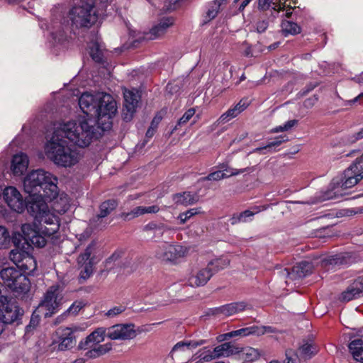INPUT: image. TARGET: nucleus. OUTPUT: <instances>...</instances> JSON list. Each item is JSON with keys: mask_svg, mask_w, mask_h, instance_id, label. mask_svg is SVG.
I'll list each match as a JSON object with an SVG mask.
<instances>
[{"mask_svg": "<svg viewBox=\"0 0 363 363\" xmlns=\"http://www.w3.org/2000/svg\"><path fill=\"white\" fill-rule=\"evenodd\" d=\"M96 138V130L91 121L77 124L68 121L54 130L45 147V154L55 164L63 167L75 165L80 160L79 153L68 146L70 142L80 147H87Z\"/></svg>", "mask_w": 363, "mask_h": 363, "instance_id": "1", "label": "nucleus"}, {"mask_svg": "<svg viewBox=\"0 0 363 363\" xmlns=\"http://www.w3.org/2000/svg\"><path fill=\"white\" fill-rule=\"evenodd\" d=\"M79 106L87 118L79 121L77 124L84 121H91L96 132V124L102 130H107L111 128L112 118L117 112V106L116 101L110 94L104 92L96 94L85 92L79 99Z\"/></svg>", "mask_w": 363, "mask_h": 363, "instance_id": "2", "label": "nucleus"}, {"mask_svg": "<svg viewBox=\"0 0 363 363\" xmlns=\"http://www.w3.org/2000/svg\"><path fill=\"white\" fill-rule=\"evenodd\" d=\"M57 178L50 172L39 169L30 172L23 180L25 191L29 195L42 194L50 201L58 194Z\"/></svg>", "mask_w": 363, "mask_h": 363, "instance_id": "3", "label": "nucleus"}, {"mask_svg": "<svg viewBox=\"0 0 363 363\" xmlns=\"http://www.w3.org/2000/svg\"><path fill=\"white\" fill-rule=\"evenodd\" d=\"M94 5L95 0H78L68 13L73 30L89 29L96 23L98 14Z\"/></svg>", "mask_w": 363, "mask_h": 363, "instance_id": "4", "label": "nucleus"}, {"mask_svg": "<svg viewBox=\"0 0 363 363\" xmlns=\"http://www.w3.org/2000/svg\"><path fill=\"white\" fill-rule=\"evenodd\" d=\"M230 264L228 259L220 257L209 261L206 267L192 271L188 278V284L192 287L205 286L211 278Z\"/></svg>", "mask_w": 363, "mask_h": 363, "instance_id": "5", "label": "nucleus"}, {"mask_svg": "<svg viewBox=\"0 0 363 363\" xmlns=\"http://www.w3.org/2000/svg\"><path fill=\"white\" fill-rule=\"evenodd\" d=\"M134 328L135 325L133 324L116 325L108 329L107 334L105 328H98L86 336L85 340H104L106 337L112 340L118 339L132 340L135 338L138 333H141L140 330H135Z\"/></svg>", "mask_w": 363, "mask_h": 363, "instance_id": "6", "label": "nucleus"}, {"mask_svg": "<svg viewBox=\"0 0 363 363\" xmlns=\"http://www.w3.org/2000/svg\"><path fill=\"white\" fill-rule=\"evenodd\" d=\"M97 242L91 241L77 258V264L80 270L79 280L86 281L94 272V265L99 261L96 256Z\"/></svg>", "mask_w": 363, "mask_h": 363, "instance_id": "7", "label": "nucleus"}, {"mask_svg": "<svg viewBox=\"0 0 363 363\" xmlns=\"http://www.w3.org/2000/svg\"><path fill=\"white\" fill-rule=\"evenodd\" d=\"M63 302L62 291L60 286L52 285L47 290L38 310L39 312L44 313L45 318L50 317L58 311Z\"/></svg>", "mask_w": 363, "mask_h": 363, "instance_id": "8", "label": "nucleus"}, {"mask_svg": "<svg viewBox=\"0 0 363 363\" xmlns=\"http://www.w3.org/2000/svg\"><path fill=\"white\" fill-rule=\"evenodd\" d=\"M23 314V310L19 307L15 299L4 296L0 297V317L3 323H13L19 320Z\"/></svg>", "mask_w": 363, "mask_h": 363, "instance_id": "9", "label": "nucleus"}, {"mask_svg": "<svg viewBox=\"0 0 363 363\" xmlns=\"http://www.w3.org/2000/svg\"><path fill=\"white\" fill-rule=\"evenodd\" d=\"M186 249L179 245H171L164 242L159 245L155 250L157 258L164 262H174L185 255Z\"/></svg>", "mask_w": 363, "mask_h": 363, "instance_id": "10", "label": "nucleus"}, {"mask_svg": "<svg viewBox=\"0 0 363 363\" xmlns=\"http://www.w3.org/2000/svg\"><path fill=\"white\" fill-rule=\"evenodd\" d=\"M275 332V329L270 326H263L261 328L252 326L219 335L216 337V340H228L233 337L242 338L251 334H256L259 336L266 333H274Z\"/></svg>", "mask_w": 363, "mask_h": 363, "instance_id": "11", "label": "nucleus"}, {"mask_svg": "<svg viewBox=\"0 0 363 363\" xmlns=\"http://www.w3.org/2000/svg\"><path fill=\"white\" fill-rule=\"evenodd\" d=\"M101 342H79L77 350L84 352V356L87 358H96L107 353L113 347L111 342L104 344H101Z\"/></svg>", "mask_w": 363, "mask_h": 363, "instance_id": "12", "label": "nucleus"}, {"mask_svg": "<svg viewBox=\"0 0 363 363\" xmlns=\"http://www.w3.org/2000/svg\"><path fill=\"white\" fill-rule=\"evenodd\" d=\"M317 352L318 348L312 342H306L298 348L299 356L296 351L291 349L286 350V363H300L301 359H311Z\"/></svg>", "mask_w": 363, "mask_h": 363, "instance_id": "13", "label": "nucleus"}, {"mask_svg": "<svg viewBox=\"0 0 363 363\" xmlns=\"http://www.w3.org/2000/svg\"><path fill=\"white\" fill-rule=\"evenodd\" d=\"M48 200L45 196L42 194L29 195L27 201H25V207L30 216L37 220L41 215L45 213L48 206L45 201Z\"/></svg>", "mask_w": 363, "mask_h": 363, "instance_id": "14", "label": "nucleus"}, {"mask_svg": "<svg viewBox=\"0 0 363 363\" xmlns=\"http://www.w3.org/2000/svg\"><path fill=\"white\" fill-rule=\"evenodd\" d=\"M23 235L21 240L26 245L27 249H30L31 245L43 247L46 245L45 236L40 234V232L32 228L30 224H23L21 227Z\"/></svg>", "mask_w": 363, "mask_h": 363, "instance_id": "15", "label": "nucleus"}, {"mask_svg": "<svg viewBox=\"0 0 363 363\" xmlns=\"http://www.w3.org/2000/svg\"><path fill=\"white\" fill-rule=\"evenodd\" d=\"M5 202L11 210L21 213L25 209V200L19 191L14 186H7L3 191Z\"/></svg>", "mask_w": 363, "mask_h": 363, "instance_id": "16", "label": "nucleus"}, {"mask_svg": "<svg viewBox=\"0 0 363 363\" xmlns=\"http://www.w3.org/2000/svg\"><path fill=\"white\" fill-rule=\"evenodd\" d=\"M313 269V264L310 262L303 261L298 263L291 268V271L288 268L281 270L279 273L283 278H289L291 280H296L303 278L311 274Z\"/></svg>", "mask_w": 363, "mask_h": 363, "instance_id": "17", "label": "nucleus"}, {"mask_svg": "<svg viewBox=\"0 0 363 363\" xmlns=\"http://www.w3.org/2000/svg\"><path fill=\"white\" fill-rule=\"evenodd\" d=\"M124 104L123 109V119L129 121L132 119L133 113L135 112L140 96L135 90L125 89L123 92Z\"/></svg>", "mask_w": 363, "mask_h": 363, "instance_id": "18", "label": "nucleus"}, {"mask_svg": "<svg viewBox=\"0 0 363 363\" xmlns=\"http://www.w3.org/2000/svg\"><path fill=\"white\" fill-rule=\"evenodd\" d=\"M21 235L20 233H15L12 237V242L15 246V249L12 250L10 252L9 257L11 260L18 267L22 264L25 260V257L28 255V250L26 245L23 244L21 240Z\"/></svg>", "mask_w": 363, "mask_h": 363, "instance_id": "19", "label": "nucleus"}, {"mask_svg": "<svg viewBox=\"0 0 363 363\" xmlns=\"http://www.w3.org/2000/svg\"><path fill=\"white\" fill-rule=\"evenodd\" d=\"M36 221L41 225L42 233L48 237L52 235L58 229L57 218L52 214L48 208Z\"/></svg>", "mask_w": 363, "mask_h": 363, "instance_id": "20", "label": "nucleus"}, {"mask_svg": "<svg viewBox=\"0 0 363 363\" xmlns=\"http://www.w3.org/2000/svg\"><path fill=\"white\" fill-rule=\"evenodd\" d=\"M213 354L205 355L202 359L206 362L213 358L220 357H229L240 353V347L235 345L234 342H225V343L217 346L213 350Z\"/></svg>", "mask_w": 363, "mask_h": 363, "instance_id": "21", "label": "nucleus"}, {"mask_svg": "<svg viewBox=\"0 0 363 363\" xmlns=\"http://www.w3.org/2000/svg\"><path fill=\"white\" fill-rule=\"evenodd\" d=\"M363 296V282L362 279H357L347 286L340 296V300L343 302H348L353 299Z\"/></svg>", "mask_w": 363, "mask_h": 363, "instance_id": "22", "label": "nucleus"}, {"mask_svg": "<svg viewBox=\"0 0 363 363\" xmlns=\"http://www.w3.org/2000/svg\"><path fill=\"white\" fill-rule=\"evenodd\" d=\"M362 179V175L361 174H357L354 172L351 171V169L349 168L344 171L343 176L341 177V179H338L340 183V187L342 191L353 187Z\"/></svg>", "mask_w": 363, "mask_h": 363, "instance_id": "23", "label": "nucleus"}, {"mask_svg": "<svg viewBox=\"0 0 363 363\" xmlns=\"http://www.w3.org/2000/svg\"><path fill=\"white\" fill-rule=\"evenodd\" d=\"M252 167H247L244 169H230V168H225L224 170L229 173V174H227L224 172H223L220 170L213 172L211 174H209L208 176L203 177L201 179V181H218L224 178L229 177L230 176H235L241 173H244L245 172L248 171H252Z\"/></svg>", "mask_w": 363, "mask_h": 363, "instance_id": "24", "label": "nucleus"}, {"mask_svg": "<svg viewBox=\"0 0 363 363\" xmlns=\"http://www.w3.org/2000/svg\"><path fill=\"white\" fill-rule=\"evenodd\" d=\"M18 276L16 279L9 284V288L18 295L26 294L30 290V280L22 272H20Z\"/></svg>", "mask_w": 363, "mask_h": 363, "instance_id": "25", "label": "nucleus"}, {"mask_svg": "<svg viewBox=\"0 0 363 363\" xmlns=\"http://www.w3.org/2000/svg\"><path fill=\"white\" fill-rule=\"evenodd\" d=\"M28 166V159L23 153L16 154L13 157L11 169L16 176L22 175Z\"/></svg>", "mask_w": 363, "mask_h": 363, "instance_id": "26", "label": "nucleus"}, {"mask_svg": "<svg viewBox=\"0 0 363 363\" xmlns=\"http://www.w3.org/2000/svg\"><path fill=\"white\" fill-rule=\"evenodd\" d=\"M247 307L245 302H235L216 308L213 311V314H223L230 316L238 312L244 311Z\"/></svg>", "mask_w": 363, "mask_h": 363, "instance_id": "27", "label": "nucleus"}, {"mask_svg": "<svg viewBox=\"0 0 363 363\" xmlns=\"http://www.w3.org/2000/svg\"><path fill=\"white\" fill-rule=\"evenodd\" d=\"M340 181L338 178H335L332 180L330 184V189L325 192L323 193L321 196H320V201H326L330 199H335L338 198L339 196H343L344 193L341 190L340 187Z\"/></svg>", "mask_w": 363, "mask_h": 363, "instance_id": "28", "label": "nucleus"}, {"mask_svg": "<svg viewBox=\"0 0 363 363\" xmlns=\"http://www.w3.org/2000/svg\"><path fill=\"white\" fill-rule=\"evenodd\" d=\"M175 203L184 206H190L196 203L199 200L198 194H191L190 191H184L176 194L173 196Z\"/></svg>", "mask_w": 363, "mask_h": 363, "instance_id": "29", "label": "nucleus"}, {"mask_svg": "<svg viewBox=\"0 0 363 363\" xmlns=\"http://www.w3.org/2000/svg\"><path fill=\"white\" fill-rule=\"evenodd\" d=\"M174 23V19L171 17L162 18L160 23L154 26L150 31V38L155 39L163 35L168 28Z\"/></svg>", "mask_w": 363, "mask_h": 363, "instance_id": "30", "label": "nucleus"}, {"mask_svg": "<svg viewBox=\"0 0 363 363\" xmlns=\"http://www.w3.org/2000/svg\"><path fill=\"white\" fill-rule=\"evenodd\" d=\"M199 342H179L172 348L170 354L172 358L178 352H184L190 354L193 350L200 345Z\"/></svg>", "mask_w": 363, "mask_h": 363, "instance_id": "31", "label": "nucleus"}, {"mask_svg": "<svg viewBox=\"0 0 363 363\" xmlns=\"http://www.w3.org/2000/svg\"><path fill=\"white\" fill-rule=\"evenodd\" d=\"M253 208L256 210L255 212L246 210L240 213L233 214L230 219V223L234 225L240 223H246L252 220L254 215L260 211L259 206H255Z\"/></svg>", "mask_w": 363, "mask_h": 363, "instance_id": "32", "label": "nucleus"}, {"mask_svg": "<svg viewBox=\"0 0 363 363\" xmlns=\"http://www.w3.org/2000/svg\"><path fill=\"white\" fill-rule=\"evenodd\" d=\"M246 108L247 105H245V104L244 103L242 104V101H240L233 108L228 109L226 112H225L220 116V117L219 118L220 122L224 123L229 121L230 119L236 117Z\"/></svg>", "mask_w": 363, "mask_h": 363, "instance_id": "33", "label": "nucleus"}, {"mask_svg": "<svg viewBox=\"0 0 363 363\" xmlns=\"http://www.w3.org/2000/svg\"><path fill=\"white\" fill-rule=\"evenodd\" d=\"M288 138L286 136H279L274 138V140L267 145L263 147H259L254 149L252 152L254 153H259V154H266L267 152H272V149L279 146L282 143L287 141Z\"/></svg>", "mask_w": 363, "mask_h": 363, "instance_id": "34", "label": "nucleus"}, {"mask_svg": "<svg viewBox=\"0 0 363 363\" xmlns=\"http://www.w3.org/2000/svg\"><path fill=\"white\" fill-rule=\"evenodd\" d=\"M20 272H21L17 270L15 267H6L0 271V277L5 284L9 287V284L16 279Z\"/></svg>", "mask_w": 363, "mask_h": 363, "instance_id": "35", "label": "nucleus"}, {"mask_svg": "<svg viewBox=\"0 0 363 363\" xmlns=\"http://www.w3.org/2000/svg\"><path fill=\"white\" fill-rule=\"evenodd\" d=\"M240 353L242 358L249 362L255 361L259 357L264 355L263 351L253 347L240 348Z\"/></svg>", "mask_w": 363, "mask_h": 363, "instance_id": "36", "label": "nucleus"}, {"mask_svg": "<svg viewBox=\"0 0 363 363\" xmlns=\"http://www.w3.org/2000/svg\"><path fill=\"white\" fill-rule=\"evenodd\" d=\"M348 348L354 359L363 363V342H350Z\"/></svg>", "mask_w": 363, "mask_h": 363, "instance_id": "37", "label": "nucleus"}, {"mask_svg": "<svg viewBox=\"0 0 363 363\" xmlns=\"http://www.w3.org/2000/svg\"><path fill=\"white\" fill-rule=\"evenodd\" d=\"M225 3L226 0H215L211 2L208 5V9L206 16L207 21H210L215 18L219 12L220 6Z\"/></svg>", "mask_w": 363, "mask_h": 363, "instance_id": "38", "label": "nucleus"}, {"mask_svg": "<svg viewBox=\"0 0 363 363\" xmlns=\"http://www.w3.org/2000/svg\"><path fill=\"white\" fill-rule=\"evenodd\" d=\"M117 206L118 203L114 199H109L103 202L99 206L101 217L106 218L116 208Z\"/></svg>", "mask_w": 363, "mask_h": 363, "instance_id": "39", "label": "nucleus"}, {"mask_svg": "<svg viewBox=\"0 0 363 363\" xmlns=\"http://www.w3.org/2000/svg\"><path fill=\"white\" fill-rule=\"evenodd\" d=\"M282 33L284 36L296 35L301 32V28L297 23L285 21L281 23Z\"/></svg>", "mask_w": 363, "mask_h": 363, "instance_id": "40", "label": "nucleus"}, {"mask_svg": "<svg viewBox=\"0 0 363 363\" xmlns=\"http://www.w3.org/2000/svg\"><path fill=\"white\" fill-rule=\"evenodd\" d=\"M85 306L86 303L84 301H75L62 315H60V317L64 318L69 315H76Z\"/></svg>", "mask_w": 363, "mask_h": 363, "instance_id": "41", "label": "nucleus"}, {"mask_svg": "<svg viewBox=\"0 0 363 363\" xmlns=\"http://www.w3.org/2000/svg\"><path fill=\"white\" fill-rule=\"evenodd\" d=\"M90 55L93 60L96 62L101 63L103 62L104 53L99 44L97 42H92L89 46Z\"/></svg>", "mask_w": 363, "mask_h": 363, "instance_id": "42", "label": "nucleus"}, {"mask_svg": "<svg viewBox=\"0 0 363 363\" xmlns=\"http://www.w3.org/2000/svg\"><path fill=\"white\" fill-rule=\"evenodd\" d=\"M79 331L77 330H72L69 328H65L62 330H59L57 334H59L60 340H74L79 337Z\"/></svg>", "mask_w": 363, "mask_h": 363, "instance_id": "43", "label": "nucleus"}, {"mask_svg": "<svg viewBox=\"0 0 363 363\" xmlns=\"http://www.w3.org/2000/svg\"><path fill=\"white\" fill-rule=\"evenodd\" d=\"M18 268H21L24 272H31L36 268V261L34 257L28 253L26 257H25L24 262L19 265Z\"/></svg>", "mask_w": 363, "mask_h": 363, "instance_id": "44", "label": "nucleus"}, {"mask_svg": "<svg viewBox=\"0 0 363 363\" xmlns=\"http://www.w3.org/2000/svg\"><path fill=\"white\" fill-rule=\"evenodd\" d=\"M344 338L349 340H363V327L359 329H350L347 332L344 333Z\"/></svg>", "mask_w": 363, "mask_h": 363, "instance_id": "45", "label": "nucleus"}, {"mask_svg": "<svg viewBox=\"0 0 363 363\" xmlns=\"http://www.w3.org/2000/svg\"><path fill=\"white\" fill-rule=\"evenodd\" d=\"M279 1L280 0H258V9L266 11L269 9L270 4H272L274 5L273 9L279 11L282 9Z\"/></svg>", "mask_w": 363, "mask_h": 363, "instance_id": "46", "label": "nucleus"}, {"mask_svg": "<svg viewBox=\"0 0 363 363\" xmlns=\"http://www.w3.org/2000/svg\"><path fill=\"white\" fill-rule=\"evenodd\" d=\"M11 240L8 230L4 226L0 225V248L7 247Z\"/></svg>", "mask_w": 363, "mask_h": 363, "instance_id": "47", "label": "nucleus"}, {"mask_svg": "<svg viewBox=\"0 0 363 363\" xmlns=\"http://www.w3.org/2000/svg\"><path fill=\"white\" fill-rule=\"evenodd\" d=\"M167 229L168 228L165 226L164 224H157L153 222L149 223L148 224L145 225L143 228L145 231H152L153 233L154 231H160V234H163Z\"/></svg>", "mask_w": 363, "mask_h": 363, "instance_id": "48", "label": "nucleus"}, {"mask_svg": "<svg viewBox=\"0 0 363 363\" xmlns=\"http://www.w3.org/2000/svg\"><path fill=\"white\" fill-rule=\"evenodd\" d=\"M348 168L357 174H361L363 179V154L357 158Z\"/></svg>", "mask_w": 363, "mask_h": 363, "instance_id": "49", "label": "nucleus"}, {"mask_svg": "<svg viewBox=\"0 0 363 363\" xmlns=\"http://www.w3.org/2000/svg\"><path fill=\"white\" fill-rule=\"evenodd\" d=\"M200 208H191L186 212L181 213L179 216L178 219L180 220L181 224L185 223L190 218H191L193 216H195L200 213Z\"/></svg>", "mask_w": 363, "mask_h": 363, "instance_id": "50", "label": "nucleus"}, {"mask_svg": "<svg viewBox=\"0 0 363 363\" xmlns=\"http://www.w3.org/2000/svg\"><path fill=\"white\" fill-rule=\"evenodd\" d=\"M195 114V109L194 108H189L187 110L184 114L182 116V117L178 121L177 124L175 125L173 130H176L178 128V126H182L183 125H185Z\"/></svg>", "mask_w": 363, "mask_h": 363, "instance_id": "51", "label": "nucleus"}, {"mask_svg": "<svg viewBox=\"0 0 363 363\" xmlns=\"http://www.w3.org/2000/svg\"><path fill=\"white\" fill-rule=\"evenodd\" d=\"M104 217H101V214L94 216L90 220V225L94 228H103L106 225V223L104 221Z\"/></svg>", "mask_w": 363, "mask_h": 363, "instance_id": "52", "label": "nucleus"}, {"mask_svg": "<svg viewBox=\"0 0 363 363\" xmlns=\"http://www.w3.org/2000/svg\"><path fill=\"white\" fill-rule=\"evenodd\" d=\"M40 323V316L38 314H35L34 312L30 318V320L29 324L26 328V334H28L33 329H35Z\"/></svg>", "mask_w": 363, "mask_h": 363, "instance_id": "53", "label": "nucleus"}, {"mask_svg": "<svg viewBox=\"0 0 363 363\" xmlns=\"http://www.w3.org/2000/svg\"><path fill=\"white\" fill-rule=\"evenodd\" d=\"M327 262L329 264L331 265H340L345 263V259L340 255H335L330 257Z\"/></svg>", "mask_w": 363, "mask_h": 363, "instance_id": "54", "label": "nucleus"}, {"mask_svg": "<svg viewBox=\"0 0 363 363\" xmlns=\"http://www.w3.org/2000/svg\"><path fill=\"white\" fill-rule=\"evenodd\" d=\"M76 342H53L52 345H55V343H58L57 345V349L60 351H65L67 350H69L73 347V344Z\"/></svg>", "mask_w": 363, "mask_h": 363, "instance_id": "55", "label": "nucleus"}, {"mask_svg": "<svg viewBox=\"0 0 363 363\" xmlns=\"http://www.w3.org/2000/svg\"><path fill=\"white\" fill-rule=\"evenodd\" d=\"M125 310V308L123 306H116L113 308H111L106 313V315L108 317L116 316L121 313H123Z\"/></svg>", "mask_w": 363, "mask_h": 363, "instance_id": "56", "label": "nucleus"}, {"mask_svg": "<svg viewBox=\"0 0 363 363\" xmlns=\"http://www.w3.org/2000/svg\"><path fill=\"white\" fill-rule=\"evenodd\" d=\"M318 100V97L316 95H314L313 97L306 99L303 102V106L306 108H311L315 105Z\"/></svg>", "mask_w": 363, "mask_h": 363, "instance_id": "57", "label": "nucleus"}, {"mask_svg": "<svg viewBox=\"0 0 363 363\" xmlns=\"http://www.w3.org/2000/svg\"><path fill=\"white\" fill-rule=\"evenodd\" d=\"M269 23L267 20H262L259 21L257 23V30L258 33H263L264 32L267 27H268Z\"/></svg>", "mask_w": 363, "mask_h": 363, "instance_id": "58", "label": "nucleus"}, {"mask_svg": "<svg viewBox=\"0 0 363 363\" xmlns=\"http://www.w3.org/2000/svg\"><path fill=\"white\" fill-rule=\"evenodd\" d=\"M143 213H156L160 211V208L157 205L150 206H143Z\"/></svg>", "mask_w": 363, "mask_h": 363, "instance_id": "59", "label": "nucleus"}, {"mask_svg": "<svg viewBox=\"0 0 363 363\" xmlns=\"http://www.w3.org/2000/svg\"><path fill=\"white\" fill-rule=\"evenodd\" d=\"M120 218H123L124 220H130L133 218H135V215L133 213V210L130 212H123L120 214Z\"/></svg>", "mask_w": 363, "mask_h": 363, "instance_id": "60", "label": "nucleus"}, {"mask_svg": "<svg viewBox=\"0 0 363 363\" xmlns=\"http://www.w3.org/2000/svg\"><path fill=\"white\" fill-rule=\"evenodd\" d=\"M317 86V84H309L301 91V96H305Z\"/></svg>", "mask_w": 363, "mask_h": 363, "instance_id": "61", "label": "nucleus"}, {"mask_svg": "<svg viewBox=\"0 0 363 363\" xmlns=\"http://www.w3.org/2000/svg\"><path fill=\"white\" fill-rule=\"evenodd\" d=\"M179 89V86L178 85L174 84L172 83H168V84L167 85V89L171 94L176 93L177 91H178Z\"/></svg>", "mask_w": 363, "mask_h": 363, "instance_id": "62", "label": "nucleus"}, {"mask_svg": "<svg viewBox=\"0 0 363 363\" xmlns=\"http://www.w3.org/2000/svg\"><path fill=\"white\" fill-rule=\"evenodd\" d=\"M298 123V121L297 120H290V121H288L284 125V129H285V130H288L289 129H291L292 127H294L295 125H296Z\"/></svg>", "mask_w": 363, "mask_h": 363, "instance_id": "63", "label": "nucleus"}, {"mask_svg": "<svg viewBox=\"0 0 363 363\" xmlns=\"http://www.w3.org/2000/svg\"><path fill=\"white\" fill-rule=\"evenodd\" d=\"M133 211L135 218L144 215L143 206H137L133 209Z\"/></svg>", "mask_w": 363, "mask_h": 363, "instance_id": "64", "label": "nucleus"}]
</instances>
